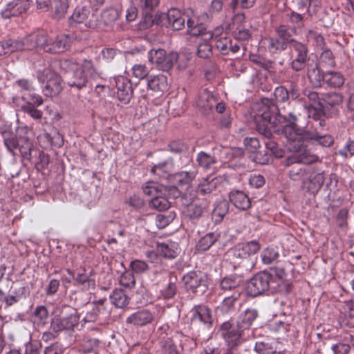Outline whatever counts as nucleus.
<instances>
[{
	"label": "nucleus",
	"mask_w": 354,
	"mask_h": 354,
	"mask_svg": "<svg viewBox=\"0 0 354 354\" xmlns=\"http://www.w3.org/2000/svg\"><path fill=\"white\" fill-rule=\"evenodd\" d=\"M263 118L273 124L287 122L283 132L288 139V146L292 153L286 158L285 164L290 165L295 162L313 163L318 160V156L311 153L307 149V140H314L323 147H330L333 143V138L329 135H321L317 132H308L297 127V116L292 113H281L277 105L270 104L264 106Z\"/></svg>",
	"instance_id": "f257e3e1"
},
{
	"label": "nucleus",
	"mask_w": 354,
	"mask_h": 354,
	"mask_svg": "<svg viewBox=\"0 0 354 354\" xmlns=\"http://www.w3.org/2000/svg\"><path fill=\"white\" fill-rule=\"evenodd\" d=\"M59 67L68 76L66 80L67 84L77 90L86 86L88 77L95 80L100 76L90 59H85L80 64L75 58L63 59L59 62Z\"/></svg>",
	"instance_id": "f03ea898"
},
{
	"label": "nucleus",
	"mask_w": 354,
	"mask_h": 354,
	"mask_svg": "<svg viewBox=\"0 0 354 354\" xmlns=\"http://www.w3.org/2000/svg\"><path fill=\"white\" fill-rule=\"evenodd\" d=\"M281 277L268 272H259L254 274L248 282L247 293L256 297L266 292L274 293L281 291Z\"/></svg>",
	"instance_id": "7ed1b4c3"
},
{
	"label": "nucleus",
	"mask_w": 354,
	"mask_h": 354,
	"mask_svg": "<svg viewBox=\"0 0 354 354\" xmlns=\"http://www.w3.org/2000/svg\"><path fill=\"white\" fill-rule=\"evenodd\" d=\"M4 145L14 156L20 154L26 160L31 161L32 153L36 152L32 142L26 132L17 133L8 130L2 132Z\"/></svg>",
	"instance_id": "20e7f679"
},
{
	"label": "nucleus",
	"mask_w": 354,
	"mask_h": 354,
	"mask_svg": "<svg viewBox=\"0 0 354 354\" xmlns=\"http://www.w3.org/2000/svg\"><path fill=\"white\" fill-rule=\"evenodd\" d=\"M270 104L276 105L274 103L272 102L268 99L264 100L263 101V103L261 105V109L259 110V115H261L263 122L262 124L259 123L257 124V128L259 133L261 134L265 138L264 144L266 145V149L269 150L271 152V153L274 155L275 157H281L282 156V151L279 149L278 144L277 143L274 139V136H273L269 126L272 125L276 127L279 124H284V125L282 127L283 129V127L286 124H287L288 122H285L273 124L272 122H270L263 118L262 113L263 112L264 106H269ZM282 133H283V131Z\"/></svg>",
	"instance_id": "39448f33"
},
{
	"label": "nucleus",
	"mask_w": 354,
	"mask_h": 354,
	"mask_svg": "<svg viewBox=\"0 0 354 354\" xmlns=\"http://www.w3.org/2000/svg\"><path fill=\"white\" fill-rule=\"evenodd\" d=\"M219 333L230 349L239 346L250 337V334L238 328L236 324L233 326L230 321H226L220 326Z\"/></svg>",
	"instance_id": "423d86ee"
},
{
	"label": "nucleus",
	"mask_w": 354,
	"mask_h": 354,
	"mask_svg": "<svg viewBox=\"0 0 354 354\" xmlns=\"http://www.w3.org/2000/svg\"><path fill=\"white\" fill-rule=\"evenodd\" d=\"M290 67L295 72L304 70L308 63V48L307 44L299 41H294L290 46Z\"/></svg>",
	"instance_id": "0eeeda50"
},
{
	"label": "nucleus",
	"mask_w": 354,
	"mask_h": 354,
	"mask_svg": "<svg viewBox=\"0 0 354 354\" xmlns=\"http://www.w3.org/2000/svg\"><path fill=\"white\" fill-rule=\"evenodd\" d=\"M38 80L41 83L46 84L42 88V92L46 97L57 96L62 91L61 77L50 68H46L39 73Z\"/></svg>",
	"instance_id": "6e6552de"
},
{
	"label": "nucleus",
	"mask_w": 354,
	"mask_h": 354,
	"mask_svg": "<svg viewBox=\"0 0 354 354\" xmlns=\"http://www.w3.org/2000/svg\"><path fill=\"white\" fill-rule=\"evenodd\" d=\"M260 248L259 242L252 240L237 244L228 251L227 254L234 263L239 264L243 261H248L249 258L257 254Z\"/></svg>",
	"instance_id": "1a4fd4ad"
},
{
	"label": "nucleus",
	"mask_w": 354,
	"mask_h": 354,
	"mask_svg": "<svg viewBox=\"0 0 354 354\" xmlns=\"http://www.w3.org/2000/svg\"><path fill=\"white\" fill-rule=\"evenodd\" d=\"M178 55L176 53L167 54L165 50L161 48L151 49L148 52L149 61L155 64L159 69L168 72L177 62Z\"/></svg>",
	"instance_id": "9d476101"
},
{
	"label": "nucleus",
	"mask_w": 354,
	"mask_h": 354,
	"mask_svg": "<svg viewBox=\"0 0 354 354\" xmlns=\"http://www.w3.org/2000/svg\"><path fill=\"white\" fill-rule=\"evenodd\" d=\"M68 313L60 317H54L50 323V327L55 332H60L64 330H73L77 327L80 315L76 309L69 308Z\"/></svg>",
	"instance_id": "9b49d317"
},
{
	"label": "nucleus",
	"mask_w": 354,
	"mask_h": 354,
	"mask_svg": "<svg viewBox=\"0 0 354 354\" xmlns=\"http://www.w3.org/2000/svg\"><path fill=\"white\" fill-rule=\"evenodd\" d=\"M76 38V35L73 32L59 35L53 40L47 37L44 51L50 53H63L69 49Z\"/></svg>",
	"instance_id": "f8f14e48"
},
{
	"label": "nucleus",
	"mask_w": 354,
	"mask_h": 354,
	"mask_svg": "<svg viewBox=\"0 0 354 354\" xmlns=\"http://www.w3.org/2000/svg\"><path fill=\"white\" fill-rule=\"evenodd\" d=\"M82 23H84L86 26L91 28L98 27V19L94 12H91L89 7H76L69 18L71 26Z\"/></svg>",
	"instance_id": "ddd939ff"
},
{
	"label": "nucleus",
	"mask_w": 354,
	"mask_h": 354,
	"mask_svg": "<svg viewBox=\"0 0 354 354\" xmlns=\"http://www.w3.org/2000/svg\"><path fill=\"white\" fill-rule=\"evenodd\" d=\"M180 252L178 243L171 241H167L163 243H158L156 251L149 252L147 257L153 262L160 255L166 259H175Z\"/></svg>",
	"instance_id": "4468645a"
},
{
	"label": "nucleus",
	"mask_w": 354,
	"mask_h": 354,
	"mask_svg": "<svg viewBox=\"0 0 354 354\" xmlns=\"http://www.w3.org/2000/svg\"><path fill=\"white\" fill-rule=\"evenodd\" d=\"M117 88V97L123 104H128L133 96L132 84L129 79L124 76H118L115 79Z\"/></svg>",
	"instance_id": "2eb2a0df"
},
{
	"label": "nucleus",
	"mask_w": 354,
	"mask_h": 354,
	"mask_svg": "<svg viewBox=\"0 0 354 354\" xmlns=\"http://www.w3.org/2000/svg\"><path fill=\"white\" fill-rule=\"evenodd\" d=\"M47 35L46 34H31L24 39H17L19 44V50H29L39 48L44 50Z\"/></svg>",
	"instance_id": "dca6fc26"
},
{
	"label": "nucleus",
	"mask_w": 354,
	"mask_h": 354,
	"mask_svg": "<svg viewBox=\"0 0 354 354\" xmlns=\"http://www.w3.org/2000/svg\"><path fill=\"white\" fill-rule=\"evenodd\" d=\"M191 322L192 324H203L210 328L213 324L212 310L205 305L195 306L192 308Z\"/></svg>",
	"instance_id": "f3484780"
},
{
	"label": "nucleus",
	"mask_w": 354,
	"mask_h": 354,
	"mask_svg": "<svg viewBox=\"0 0 354 354\" xmlns=\"http://www.w3.org/2000/svg\"><path fill=\"white\" fill-rule=\"evenodd\" d=\"M324 182L323 172L318 171L314 167H310L303 186L308 192L313 194L318 192Z\"/></svg>",
	"instance_id": "a211bd4d"
},
{
	"label": "nucleus",
	"mask_w": 354,
	"mask_h": 354,
	"mask_svg": "<svg viewBox=\"0 0 354 354\" xmlns=\"http://www.w3.org/2000/svg\"><path fill=\"white\" fill-rule=\"evenodd\" d=\"M30 0H14L8 3L6 8L1 11V17L9 19L26 12L31 5Z\"/></svg>",
	"instance_id": "6ab92c4d"
},
{
	"label": "nucleus",
	"mask_w": 354,
	"mask_h": 354,
	"mask_svg": "<svg viewBox=\"0 0 354 354\" xmlns=\"http://www.w3.org/2000/svg\"><path fill=\"white\" fill-rule=\"evenodd\" d=\"M155 319V315L149 309L143 308L137 310L127 317V324L135 327H142L151 324Z\"/></svg>",
	"instance_id": "aec40b11"
},
{
	"label": "nucleus",
	"mask_w": 354,
	"mask_h": 354,
	"mask_svg": "<svg viewBox=\"0 0 354 354\" xmlns=\"http://www.w3.org/2000/svg\"><path fill=\"white\" fill-rule=\"evenodd\" d=\"M158 0H142L138 7L142 10V26L145 28L151 26L155 21L156 17H153V12L158 4Z\"/></svg>",
	"instance_id": "412c9836"
},
{
	"label": "nucleus",
	"mask_w": 354,
	"mask_h": 354,
	"mask_svg": "<svg viewBox=\"0 0 354 354\" xmlns=\"http://www.w3.org/2000/svg\"><path fill=\"white\" fill-rule=\"evenodd\" d=\"M259 312L254 308H248L241 313L236 319L237 327L241 328L247 334L252 333L250 327L258 317Z\"/></svg>",
	"instance_id": "4be33fe9"
},
{
	"label": "nucleus",
	"mask_w": 354,
	"mask_h": 354,
	"mask_svg": "<svg viewBox=\"0 0 354 354\" xmlns=\"http://www.w3.org/2000/svg\"><path fill=\"white\" fill-rule=\"evenodd\" d=\"M306 66V75L310 84L314 87L321 88L324 84L325 73L320 69V66L317 62H313Z\"/></svg>",
	"instance_id": "5701e85b"
},
{
	"label": "nucleus",
	"mask_w": 354,
	"mask_h": 354,
	"mask_svg": "<svg viewBox=\"0 0 354 354\" xmlns=\"http://www.w3.org/2000/svg\"><path fill=\"white\" fill-rule=\"evenodd\" d=\"M243 282L241 275L230 274L222 278L219 283V287L223 292L232 291L241 293V286Z\"/></svg>",
	"instance_id": "b1692460"
},
{
	"label": "nucleus",
	"mask_w": 354,
	"mask_h": 354,
	"mask_svg": "<svg viewBox=\"0 0 354 354\" xmlns=\"http://www.w3.org/2000/svg\"><path fill=\"white\" fill-rule=\"evenodd\" d=\"M209 16L203 13L198 17L197 21L193 19H188L187 21V33L192 36H199L205 34L206 26L204 21L208 20Z\"/></svg>",
	"instance_id": "393cba45"
},
{
	"label": "nucleus",
	"mask_w": 354,
	"mask_h": 354,
	"mask_svg": "<svg viewBox=\"0 0 354 354\" xmlns=\"http://www.w3.org/2000/svg\"><path fill=\"white\" fill-rule=\"evenodd\" d=\"M106 299H101L93 302V308L86 314L83 318L82 322L84 323L94 322L100 319L101 316L109 315V312L104 306Z\"/></svg>",
	"instance_id": "a878e982"
},
{
	"label": "nucleus",
	"mask_w": 354,
	"mask_h": 354,
	"mask_svg": "<svg viewBox=\"0 0 354 354\" xmlns=\"http://www.w3.org/2000/svg\"><path fill=\"white\" fill-rule=\"evenodd\" d=\"M266 50L272 55H279L287 49L288 44L277 36L267 37L262 39Z\"/></svg>",
	"instance_id": "bb28decb"
},
{
	"label": "nucleus",
	"mask_w": 354,
	"mask_h": 354,
	"mask_svg": "<svg viewBox=\"0 0 354 354\" xmlns=\"http://www.w3.org/2000/svg\"><path fill=\"white\" fill-rule=\"evenodd\" d=\"M286 159L283 162V165L286 167H291L290 169L288 172V176L292 180L297 181L301 180L302 184L304 183V180L306 179V176L310 169L311 167L304 166V165H309L310 163H304L301 162H295L290 165H286L285 164Z\"/></svg>",
	"instance_id": "cd10ccee"
},
{
	"label": "nucleus",
	"mask_w": 354,
	"mask_h": 354,
	"mask_svg": "<svg viewBox=\"0 0 354 354\" xmlns=\"http://www.w3.org/2000/svg\"><path fill=\"white\" fill-rule=\"evenodd\" d=\"M174 170V162L171 159H167L163 162L154 165L150 169V172L159 177L160 178H165L169 181V177Z\"/></svg>",
	"instance_id": "c85d7f7f"
},
{
	"label": "nucleus",
	"mask_w": 354,
	"mask_h": 354,
	"mask_svg": "<svg viewBox=\"0 0 354 354\" xmlns=\"http://www.w3.org/2000/svg\"><path fill=\"white\" fill-rule=\"evenodd\" d=\"M230 201L239 209L247 210L251 207L250 198L239 190H232L229 194Z\"/></svg>",
	"instance_id": "c756f323"
},
{
	"label": "nucleus",
	"mask_w": 354,
	"mask_h": 354,
	"mask_svg": "<svg viewBox=\"0 0 354 354\" xmlns=\"http://www.w3.org/2000/svg\"><path fill=\"white\" fill-rule=\"evenodd\" d=\"M147 88L156 93L167 89V77L162 74L151 75L147 77Z\"/></svg>",
	"instance_id": "7c9ffc66"
},
{
	"label": "nucleus",
	"mask_w": 354,
	"mask_h": 354,
	"mask_svg": "<svg viewBox=\"0 0 354 354\" xmlns=\"http://www.w3.org/2000/svg\"><path fill=\"white\" fill-rule=\"evenodd\" d=\"M183 281L185 289L192 292H196L197 288L201 286L203 282H204L202 274L195 271L189 272L184 275Z\"/></svg>",
	"instance_id": "2f4dec72"
},
{
	"label": "nucleus",
	"mask_w": 354,
	"mask_h": 354,
	"mask_svg": "<svg viewBox=\"0 0 354 354\" xmlns=\"http://www.w3.org/2000/svg\"><path fill=\"white\" fill-rule=\"evenodd\" d=\"M196 174V170L176 172L170 176L169 182L177 187H183L189 184L195 178Z\"/></svg>",
	"instance_id": "473e14b6"
},
{
	"label": "nucleus",
	"mask_w": 354,
	"mask_h": 354,
	"mask_svg": "<svg viewBox=\"0 0 354 354\" xmlns=\"http://www.w3.org/2000/svg\"><path fill=\"white\" fill-rule=\"evenodd\" d=\"M305 101H308V105L306 107L312 108L315 112L323 111V94H319L317 91L311 89H306L304 91Z\"/></svg>",
	"instance_id": "72a5a7b5"
},
{
	"label": "nucleus",
	"mask_w": 354,
	"mask_h": 354,
	"mask_svg": "<svg viewBox=\"0 0 354 354\" xmlns=\"http://www.w3.org/2000/svg\"><path fill=\"white\" fill-rule=\"evenodd\" d=\"M216 102V100L212 93L207 89H203L198 95L196 105L200 109L207 111L212 110Z\"/></svg>",
	"instance_id": "f704fd0d"
},
{
	"label": "nucleus",
	"mask_w": 354,
	"mask_h": 354,
	"mask_svg": "<svg viewBox=\"0 0 354 354\" xmlns=\"http://www.w3.org/2000/svg\"><path fill=\"white\" fill-rule=\"evenodd\" d=\"M218 183V179L212 176L204 178L198 185L196 193L202 196L209 194L216 189Z\"/></svg>",
	"instance_id": "c9c22d12"
},
{
	"label": "nucleus",
	"mask_w": 354,
	"mask_h": 354,
	"mask_svg": "<svg viewBox=\"0 0 354 354\" xmlns=\"http://www.w3.org/2000/svg\"><path fill=\"white\" fill-rule=\"evenodd\" d=\"M75 286H82L84 289H89L91 286H94L95 281L91 279V272H87L84 268L79 270L77 273L75 274Z\"/></svg>",
	"instance_id": "e433bc0d"
},
{
	"label": "nucleus",
	"mask_w": 354,
	"mask_h": 354,
	"mask_svg": "<svg viewBox=\"0 0 354 354\" xmlns=\"http://www.w3.org/2000/svg\"><path fill=\"white\" fill-rule=\"evenodd\" d=\"M219 234L217 232H209L198 241L196 249L198 252H204L208 250L210 247L219 238Z\"/></svg>",
	"instance_id": "4c0bfd02"
},
{
	"label": "nucleus",
	"mask_w": 354,
	"mask_h": 354,
	"mask_svg": "<svg viewBox=\"0 0 354 354\" xmlns=\"http://www.w3.org/2000/svg\"><path fill=\"white\" fill-rule=\"evenodd\" d=\"M119 16L120 12L118 9L113 8L105 9L101 13V19H98V26H111L118 19Z\"/></svg>",
	"instance_id": "58836bf2"
},
{
	"label": "nucleus",
	"mask_w": 354,
	"mask_h": 354,
	"mask_svg": "<svg viewBox=\"0 0 354 354\" xmlns=\"http://www.w3.org/2000/svg\"><path fill=\"white\" fill-rule=\"evenodd\" d=\"M281 318H275L270 320L268 323V327L270 330L286 334L290 326V322L287 317H283Z\"/></svg>",
	"instance_id": "ea45409f"
},
{
	"label": "nucleus",
	"mask_w": 354,
	"mask_h": 354,
	"mask_svg": "<svg viewBox=\"0 0 354 354\" xmlns=\"http://www.w3.org/2000/svg\"><path fill=\"white\" fill-rule=\"evenodd\" d=\"M180 11L176 8H171L167 13H162L159 15L157 24L165 26H171L180 17Z\"/></svg>",
	"instance_id": "a19ab883"
},
{
	"label": "nucleus",
	"mask_w": 354,
	"mask_h": 354,
	"mask_svg": "<svg viewBox=\"0 0 354 354\" xmlns=\"http://www.w3.org/2000/svg\"><path fill=\"white\" fill-rule=\"evenodd\" d=\"M254 351L259 354H274L277 352V343L268 339L258 341Z\"/></svg>",
	"instance_id": "79ce46f5"
},
{
	"label": "nucleus",
	"mask_w": 354,
	"mask_h": 354,
	"mask_svg": "<svg viewBox=\"0 0 354 354\" xmlns=\"http://www.w3.org/2000/svg\"><path fill=\"white\" fill-rule=\"evenodd\" d=\"M49 315L47 308L44 306H37L32 315V322L37 326H44L48 322Z\"/></svg>",
	"instance_id": "37998d69"
},
{
	"label": "nucleus",
	"mask_w": 354,
	"mask_h": 354,
	"mask_svg": "<svg viewBox=\"0 0 354 354\" xmlns=\"http://www.w3.org/2000/svg\"><path fill=\"white\" fill-rule=\"evenodd\" d=\"M324 83L332 88H340L344 83V77L339 72L328 71L325 73Z\"/></svg>",
	"instance_id": "c03bdc74"
},
{
	"label": "nucleus",
	"mask_w": 354,
	"mask_h": 354,
	"mask_svg": "<svg viewBox=\"0 0 354 354\" xmlns=\"http://www.w3.org/2000/svg\"><path fill=\"white\" fill-rule=\"evenodd\" d=\"M111 302L118 308L126 306L129 301V299L126 293L121 289H115L110 295Z\"/></svg>",
	"instance_id": "a18cd8bd"
},
{
	"label": "nucleus",
	"mask_w": 354,
	"mask_h": 354,
	"mask_svg": "<svg viewBox=\"0 0 354 354\" xmlns=\"http://www.w3.org/2000/svg\"><path fill=\"white\" fill-rule=\"evenodd\" d=\"M277 37L284 41L290 46L296 39L292 38L293 28L287 25H280L275 28Z\"/></svg>",
	"instance_id": "49530a36"
},
{
	"label": "nucleus",
	"mask_w": 354,
	"mask_h": 354,
	"mask_svg": "<svg viewBox=\"0 0 354 354\" xmlns=\"http://www.w3.org/2000/svg\"><path fill=\"white\" fill-rule=\"evenodd\" d=\"M343 101L342 94L336 92L323 94V111L328 107L339 106Z\"/></svg>",
	"instance_id": "de8ad7c7"
},
{
	"label": "nucleus",
	"mask_w": 354,
	"mask_h": 354,
	"mask_svg": "<svg viewBox=\"0 0 354 354\" xmlns=\"http://www.w3.org/2000/svg\"><path fill=\"white\" fill-rule=\"evenodd\" d=\"M240 295V292H235L230 296L225 297L219 307L221 311L224 314H227L233 311L234 310L235 302L239 299Z\"/></svg>",
	"instance_id": "09e8293b"
},
{
	"label": "nucleus",
	"mask_w": 354,
	"mask_h": 354,
	"mask_svg": "<svg viewBox=\"0 0 354 354\" xmlns=\"http://www.w3.org/2000/svg\"><path fill=\"white\" fill-rule=\"evenodd\" d=\"M8 293L15 296L20 301H22L25 300L29 296L30 290L26 286L21 283H15L11 286Z\"/></svg>",
	"instance_id": "8fccbe9b"
},
{
	"label": "nucleus",
	"mask_w": 354,
	"mask_h": 354,
	"mask_svg": "<svg viewBox=\"0 0 354 354\" xmlns=\"http://www.w3.org/2000/svg\"><path fill=\"white\" fill-rule=\"evenodd\" d=\"M319 66L322 67H333L335 66V56L329 48H324L320 54Z\"/></svg>",
	"instance_id": "3c124183"
},
{
	"label": "nucleus",
	"mask_w": 354,
	"mask_h": 354,
	"mask_svg": "<svg viewBox=\"0 0 354 354\" xmlns=\"http://www.w3.org/2000/svg\"><path fill=\"white\" fill-rule=\"evenodd\" d=\"M145 194L153 198L158 194H162L165 187L156 182H147L143 187Z\"/></svg>",
	"instance_id": "603ef678"
},
{
	"label": "nucleus",
	"mask_w": 354,
	"mask_h": 354,
	"mask_svg": "<svg viewBox=\"0 0 354 354\" xmlns=\"http://www.w3.org/2000/svg\"><path fill=\"white\" fill-rule=\"evenodd\" d=\"M149 205L151 208L158 211L167 210L170 207V203L166 198L162 196V194H158L152 198Z\"/></svg>",
	"instance_id": "864d4df0"
},
{
	"label": "nucleus",
	"mask_w": 354,
	"mask_h": 354,
	"mask_svg": "<svg viewBox=\"0 0 354 354\" xmlns=\"http://www.w3.org/2000/svg\"><path fill=\"white\" fill-rule=\"evenodd\" d=\"M53 17L57 20L64 17L69 6L68 0H53Z\"/></svg>",
	"instance_id": "5fc2aeb1"
},
{
	"label": "nucleus",
	"mask_w": 354,
	"mask_h": 354,
	"mask_svg": "<svg viewBox=\"0 0 354 354\" xmlns=\"http://www.w3.org/2000/svg\"><path fill=\"white\" fill-rule=\"evenodd\" d=\"M176 217L174 212H168L165 214H157L155 218V223L158 228L163 229L171 223Z\"/></svg>",
	"instance_id": "6e6d98bb"
},
{
	"label": "nucleus",
	"mask_w": 354,
	"mask_h": 354,
	"mask_svg": "<svg viewBox=\"0 0 354 354\" xmlns=\"http://www.w3.org/2000/svg\"><path fill=\"white\" fill-rule=\"evenodd\" d=\"M40 105L31 104L30 103H25L21 106V111L31 117L32 119L38 121L43 117V112L38 109L37 107Z\"/></svg>",
	"instance_id": "4d7b16f0"
},
{
	"label": "nucleus",
	"mask_w": 354,
	"mask_h": 354,
	"mask_svg": "<svg viewBox=\"0 0 354 354\" xmlns=\"http://www.w3.org/2000/svg\"><path fill=\"white\" fill-rule=\"evenodd\" d=\"M263 263L269 265L277 262L279 257L278 251L273 248H267L261 254Z\"/></svg>",
	"instance_id": "13d9d810"
},
{
	"label": "nucleus",
	"mask_w": 354,
	"mask_h": 354,
	"mask_svg": "<svg viewBox=\"0 0 354 354\" xmlns=\"http://www.w3.org/2000/svg\"><path fill=\"white\" fill-rule=\"evenodd\" d=\"M196 162L200 167L209 169L216 162V160L214 156L204 151H201L197 154Z\"/></svg>",
	"instance_id": "bf43d9fd"
},
{
	"label": "nucleus",
	"mask_w": 354,
	"mask_h": 354,
	"mask_svg": "<svg viewBox=\"0 0 354 354\" xmlns=\"http://www.w3.org/2000/svg\"><path fill=\"white\" fill-rule=\"evenodd\" d=\"M211 38L214 41L216 48L223 54L227 55L229 53V46L230 45L231 39L227 37L213 38V35Z\"/></svg>",
	"instance_id": "052dcab7"
},
{
	"label": "nucleus",
	"mask_w": 354,
	"mask_h": 354,
	"mask_svg": "<svg viewBox=\"0 0 354 354\" xmlns=\"http://www.w3.org/2000/svg\"><path fill=\"white\" fill-rule=\"evenodd\" d=\"M177 288L175 281H172L170 279L168 283L160 290V297L164 299L173 298L176 294Z\"/></svg>",
	"instance_id": "680f3d73"
},
{
	"label": "nucleus",
	"mask_w": 354,
	"mask_h": 354,
	"mask_svg": "<svg viewBox=\"0 0 354 354\" xmlns=\"http://www.w3.org/2000/svg\"><path fill=\"white\" fill-rule=\"evenodd\" d=\"M21 98L26 103L35 105H41L44 102L42 97L36 93L35 91L32 92L28 91L27 93H22Z\"/></svg>",
	"instance_id": "e2e57ef3"
},
{
	"label": "nucleus",
	"mask_w": 354,
	"mask_h": 354,
	"mask_svg": "<svg viewBox=\"0 0 354 354\" xmlns=\"http://www.w3.org/2000/svg\"><path fill=\"white\" fill-rule=\"evenodd\" d=\"M299 78L298 74H293L288 80L289 85V97H291L292 99H297L299 96V86L297 85V80Z\"/></svg>",
	"instance_id": "0e129e2a"
},
{
	"label": "nucleus",
	"mask_w": 354,
	"mask_h": 354,
	"mask_svg": "<svg viewBox=\"0 0 354 354\" xmlns=\"http://www.w3.org/2000/svg\"><path fill=\"white\" fill-rule=\"evenodd\" d=\"M197 55L203 59H207L212 55V47L210 44L207 41L201 43L197 47Z\"/></svg>",
	"instance_id": "69168bd1"
},
{
	"label": "nucleus",
	"mask_w": 354,
	"mask_h": 354,
	"mask_svg": "<svg viewBox=\"0 0 354 354\" xmlns=\"http://www.w3.org/2000/svg\"><path fill=\"white\" fill-rule=\"evenodd\" d=\"M273 95L277 102L283 103L289 100L288 90L283 86H277L274 89Z\"/></svg>",
	"instance_id": "338daca9"
},
{
	"label": "nucleus",
	"mask_w": 354,
	"mask_h": 354,
	"mask_svg": "<svg viewBox=\"0 0 354 354\" xmlns=\"http://www.w3.org/2000/svg\"><path fill=\"white\" fill-rule=\"evenodd\" d=\"M41 346L40 341L30 340L25 344L24 354H40Z\"/></svg>",
	"instance_id": "774afa93"
}]
</instances>
